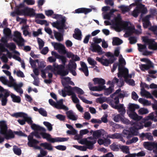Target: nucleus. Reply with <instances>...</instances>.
<instances>
[{
	"mask_svg": "<svg viewBox=\"0 0 157 157\" xmlns=\"http://www.w3.org/2000/svg\"><path fill=\"white\" fill-rule=\"evenodd\" d=\"M8 127L6 122L2 121H0V133L3 135L5 138L7 140L14 137V135L12 131L9 129L7 130Z\"/></svg>",
	"mask_w": 157,
	"mask_h": 157,
	"instance_id": "obj_1",
	"label": "nucleus"
},
{
	"mask_svg": "<svg viewBox=\"0 0 157 157\" xmlns=\"http://www.w3.org/2000/svg\"><path fill=\"white\" fill-rule=\"evenodd\" d=\"M61 60L62 62V64H57L56 67L57 69V74L61 76H65L67 75L69 72L67 70H65V66L67 62V59L64 56L60 55L58 58Z\"/></svg>",
	"mask_w": 157,
	"mask_h": 157,
	"instance_id": "obj_2",
	"label": "nucleus"
},
{
	"mask_svg": "<svg viewBox=\"0 0 157 157\" xmlns=\"http://www.w3.org/2000/svg\"><path fill=\"white\" fill-rule=\"evenodd\" d=\"M137 125V124H135L132 127H130L128 130L124 129L123 130V133L128 139H129L133 136H136L137 135L138 130L141 128Z\"/></svg>",
	"mask_w": 157,
	"mask_h": 157,
	"instance_id": "obj_3",
	"label": "nucleus"
},
{
	"mask_svg": "<svg viewBox=\"0 0 157 157\" xmlns=\"http://www.w3.org/2000/svg\"><path fill=\"white\" fill-rule=\"evenodd\" d=\"M40 134L42 136L43 139H46L48 141L52 143L55 142H64L68 140V139L66 138L59 137L55 138H51V135L50 134L45 132H40Z\"/></svg>",
	"mask_w": 157,
	"mask_h": 157,
	"instance_id": "obj_4",
	"label": "nucleus"
},
{
	"mask_svg": "<svg viewBox=\"0 0 157 157\" xmlns=\"http://www.w3.org/2000/svg\"><path fill=\"white\" fill-rule=\"evenodd\" d=\"M66 21V17H64L62 20H57L56 22L51 23V24L53 27L58 29L60 32L63 33L64 32V29H67L65 24Z\"/></svg>",
	"mask_w": 157,
	"mask_h": 157,
	"instance_id": "obj_5",
	"label": "nucleus"
},
{
	"mask_svg": "<svg viewBox=\"0 0 157 157\" xmlns=\"http://www.w3.org/2000/svg\"><path fill=\"white\" fill-rule=\"evenodd\" d=\"M64 80V81H62L61 83L62 85L64 87V88L62 90V96L64 97L66 96L67 89L66 87H68L69 86H70L69 85L70 84L72 86H74L75 84L71 80V78L70 77H67L63 78Z\"/></svg>",
	"mask_w": 157,
	"mask_h": 157,
	"instance_id": "obj_6",
	"label": "nucleus"
},
{
	"mask_svg": "<svg viewBox=\"0 0 157 157\" xmlns=\"http://www.w3.org/2000/svg\"><path fill=\"white\" fill-rule=\"evenodd\" d=\"M142 40L146 44L148 45L149 49L154 50H157V43L155 42L154 39H149L147 36H143Z\"/></svg>",
	"mask_w": 157,
	"mask_h": 157,
	"instance_id": "obj_7",
	"label": "nucleus"
},
{
	"mask_svg": "<svg viewBox=\"0 0 157 157\" xmlns=\"http://www.w3.org/2000/svg\"><path fill=\"white\" fill-rule=\"evenodd\" d=\"M12 116L15 117L16 118L18 117H22L25 119V122L31 125L32 124L33 121L32 120L31 117H28L27 114L23 112H18L14 113L12 115Z\"/></svg>",
	"mask_w": 157,
	"mask_h": 157,
	"instance_id": "obj_8",
	"label": "nucleus"
},
{
	"mask_svg": "<svg viewBox=\"0 0 157 157\" xmlns=\"http://www.w3.org/2000/svg\"><path fill=\"white\" fill-rule=\"evenodd\" d=\"M21 15H24L25 16L33 17L36 16L34 10L33 8H29L26 7L23 9L21 10Z\"/></svg>",
	"mask_w": 157,
	"mask_h": 157,
	"instance_id": "obj_9",
	"label": "nucleus"
},
{
	"mask_svg": "<svg viewBox=\"0 0 157 157\" xmlns=\"http://www.w3.org/2000/svg\"><path fill=\"white\" fill-rule=\"evenodd\" d=\"M66 88L67 89V93L71 94L70 92H71L73 93L75 92L78 95H82L84 93L81 88L77 86L72 87L71 86H69L68 87Z\"/></svg>",
	"mask_w": 157,
	"mask_h": 157,
	"instance_id": "obj_10",
	"label": "nucleus"
},
{
	"mask_svg": "<svg viewBox=\"0 0 157 157\" xmlns=\"http://www.w3.org/2000/svg\"><path fill=\"white\" fill-rule=\"evenodd\" d=\"M111 105L112 107L115 109L118 110V112L120 113L119 114L122 117H124L126 113L125 108L124 107L123 104H120L118 105H115L114 104L111 103Z\"/></svg>",
	"mask_w": 157,
	"mask_h": 157,
	"instance_id": "obj_11",
	"label": "nucleus"
},
{
	"mask_svg": "<svg viewBox=\"0 0 157 157\" xmlns=\"http://www.w3.org/2000/svg\"><path fill=\"white\" fill-rule=\"evenodd\" d=\"M14 36L19 40H17L14 39H13V40L17 42V45L19 46H23L24 44L23 42H24V39L22 37L21 33L17 31H15L14 33Z\"/></svg>",
	"mask_w": 157,
	"mask_h": 157,
	"instance_id": "obj_12",
	"label": "nucleus"
},
{
	"mask_svg": "<svg viewBox=\"0 0 157 157\" xmlns=\"http://www.w3.org/2000/svg\"><path fill=\"white\" fill-rule=\"evenodd\" d=\"M144 147L148 150L151 151L155 148H157V142H145L143 143Z\"/></svg>",
	"mask_w": 157,
	"mask_h": 157,
	"instance_id": "obj_13",
	"label": "nucleus"
},
{
	"mask_svg": "<svg viewBox=\"0 0 157 157\" xmlns=\"http://www.w3.org/2000/svg\"><path fill=\"white\" fill-rule=\"evenodd\" d=\"M90 49L93 52L102 53V50L101 47L99 45L94 43H92L91 44Z\"/></svg>",
	"mask_w": 157,
	"mask_h": 157,
	"instance_id": "obj_14",
	"label": "nucleus"
},
{
	"mask_svg": "<svg viewBox=\"0 0 157 157\" xmlns=\"http://www.w3.org/2000/svg\"><path fill=\"white\" fill-rule=\"evenodd\" d=\"M118 70L119 72L117 73V76L118 78L123 77L124 75L128 73V69L124 68L122 66H121L120 65H119Z\"/></svg>",
	"mask_w": 157,
	"mask_h": 157,
	"instance_id": "obj_15",
	"label": "nucleus"
},
{
	"mask_svg": "<svg viewBox=\"0 0 157 157\" xmlns=\"http://www.w3.org/2000/svg\"><path fill=\"white\" fill-rule=\"evenodd\" d=\"M139 136L142 140L147 139L149 140H152L153 139V136L150 132H143L139 134Z\"/></svg>",
	"mask_w": 157,
	"mask_h": 157,
	"instance_id": "obj_16",
	"label": "nucleus"
},
{
	"mask_svg": "<svg viewBox=\"0 0 157 157\" xmlns=\"http://www.w3.org/2000/svg\"><path fill=\"white\" fill-rule=\"evenodd\" d=\"M151 17V15L149 14L145 16L142 19L143 26L144 28H147L149 25H151V24L149 21L150 18Z\"/></svg>",
	"mask_w": 157,
	"mask_h": 157,
	"instance_id": "obj_17",
	"label": "nucleus"
},
{
	"mask_svg": "<svg viewBox=\"0 0 157 157\" xmlns=\"http://www.w3.org/2000/svg\"><path fill=\"white\" fill-rule=\"evenodd\" d=\"M122 21L121 17L120 14H118L117 17L114 18V21L113 22L114 25L116 28L119 29L121 27V23Z\"/></svg>",
	"mask_w": 157,
	"mask_h": 157,
	"instance_id": "obj_18",
	"label": "nucleus"
},
{
	"mask_svg": "<svg viewBox=\"0 0 157 157\" xmlns=\"http://www.w3.org/2000/svg\"><path fill=\"white\" fill-rule=\"evenodd\" d=\"M127 113L130 118L137 121L140 120L142 118V117L138 116L135 112H127Z\"/></svg>",
	"mask_w": 157,
	"mask_h": 157,
	"instance_id": "obj_19",
	"label": "nucleus"
},
{
	"mask_svg": "<svg viewBox=\"0 0 157 157\" xmlns=\"http://www.w3.org/2000/svg\"><path fill=\"white\" fill-rule=\"evenodd\" d=\"M92 11L91 9L81 8L76 9L75 10V13H84L86 14Z\"/></svg>",
	"mask_w": 157,
	"mask_h": 157,
	"instance_id": "obj_20",
	"label": "nucleus"
},
{
	"mask_svg": "<svg viewBox=\"0 0 157 157\" xmlns=\"http://www.w3.org/2000/svg\"><path fill=\"white\" fill-rule=\"evenodd\" d=\"M75 33L73 35V37L75 39L81 40L82 39V33L78 28H76L75 30Z\"/></svg>",
	"mask_w": 157,
	"mask_h": 157,
	"instance_id": "obj_21",
	"label": "nucleus"
},
{
	"mask_svg": "<svg viewBox=\"0 0 157 157\" xmlns=\"http://www.w3.org/2000/svg\"><path fill=\"white\" fill-rule=\"evenodd\" d=\"M80 63L81 65L82 68H80L79 69L80 70H82L84 73L85 75L86 76H88L89 75V71L86 64L84 62H81Z\"/></svg>",
	"mask_w": 157,
	"mask_h": 157,
	"instance_id": "obj_22",
	"label": "nucleus"
},
{
	"mask_svg": "<svg viewBox=\"0 0 157 157\" xmlns=\"http://www.w3.org/2000/svg\"><path fill=\"white\" fill-rule=\"evenodd\" d=\"M141 94L142 96H145L147 98H150L152 100L154 98L149 92L144 88L141 89Z\"/></svg>",
	"mask_w": 157,
	"mask_h": 157,
	"instance_id": "obj_23",
	"label": "nucleus"
},
{
	"mask_svg": "<svg viewBox=\"0 0 157 157\" xmlns=\"http://www.w3.org/2000/svg\"><path fill=\"white\" fill-rule=\"evenodd\" d=\"M93 81L94 82V84H98L99 86H104V85L105 83V80L102 78H93Z\"/></svg>",
	"mask_w": 157,
	"mask_h": 157,
	"instance_id": "obj_24",
	"label": "nucleus"
},
{
	"mask_svg": "<svg viewBox=\"0 0 157 157\" xmlns=\"http://www.w3.org/2000/svg\"><path fill=\"white\" fill-rule=\"evenodd\" d=\"M96 59L104 66H108L109 65V60L107 59H104L97 57L96 58Z\"/></svg>",
	"mask_w": 157,
	"mask_h": 157,
	"instance_id": "obj_25",
	"label": "nucleus"
},
{
	"mask_svg": "<svg viewBox=\"0 0 157 157\" xmlns=\"http://www.w3.org/2000/svg\"><path fill=\"white\" fill-rule=\"evenodd\" d=\"M137 8H138L140 10V12L141 14H145L147 12V10L146 7H145V5L141 3L137 6Z\"/></svg>",
	"mask_w": 157,
	"mask_h": 157,
	"instance_id": "obj_26",
	"label": "nucleus"
},
{
	"mask_svg": "<svg viewBox=\"0 0 157 157\" xmlns=\"http://www.w3.org/2000/svg\"><path fill=\"white\" fill-rule=\"evenodd\" d=\"M128 109L130 112H135L136 109H139L140 108L139 106L137 105L134 104L129 103L128 104Z\"/></svg>",
	"mask_w": 157,
	"mask_h": 157,
	"instance_id": "obj_27",
	"label": "nucleus"
},
{
	"mask_svg": "<svg viewBox=\"0 0 157 157\" xmlns=\"http://www.w3.org/2000/svg\"><path fill=\"white\" fill-rule=\"evenodd\" d=\"M153 65L151 63H147V64H143L140 66V69L142 71L148 70L151 67H153Z\"/></svg>",
	"mask_w": 157,
	"mask_h": 157,
	"instance_id": "obj_28",
	"label": "nucleus"
},
{
	"mask_svg": "<svg viewBox=\"0 0 157 157\" xmlns=\"http://www.w3.org/2000/svg\"><path fill=\"white\" fill-rule=\"evenodd\" d=\"M54 35L56 39L59 41L63 40V35L60 33L54 30Z\"/></svg>",
	"mask_w": 157,
	"mask_h": 157,
	"instance_id": "obj_29",
	"label": "nucleus"
},
{
	"mask_svg": "<svg viewBox=\"0 0 157 157\" xmlns=\"http://www.w3.org/2000/svg\"><path fill=\"white\" fill-rule=\"evenodd\" d=\"M67 117L69 119L73 121H75L77 119V117H76L73 114V112L71 110H69L67 112Z\"/></svg>",
	"mask_w": 157,
	"mask_h": 157,
	"instance_id": "obj_30",
	"label": "nucleus"
},
{
	"mask_svg": "<svg viewBox=\"0 0 157 157\" xmlns=\"http://www.w3.org/2000/svg\"><path fill=\"white\" fill-rule=\"evenodd\" d=\"M0 51L2 52L5 51L7 52V54L8 55L9 58H11L12 56V54L6 48L4 47V45L2 43H0Z\"/></svg>",
	"mask_w": 157,
	"mask_h": 157,
	"instance_id": "obj_31",
	"label": "nucleus"
},
{
	"mask_svg": "<svg viewBox=\"0 0 157 157\" xmlns=\"http://www.w3.org/2000/svg\"><path fill=\"white\" fill-rule=\"evenodd\" d=\"M123 41L118 37H114L113 39L112 44L113 45H119L123 43Z\"/></svg>",
	"mask_w": 157,
	"mask_h": 157,
	"instance_id": "obj_32",
	"label": "nucleus"
},
{
	"mask_svg": "<svg viewBox=\"0 0 157 157\" xmlns=\"http://www.w3.org/2000/svg\"><path fill=\"white\" fill-rule=\"evenodd\" d=\"M71 94L67 93V95L68 96L71 95L72 99L73 102L75 103H78L79 102V100L77 97L75 93H73L71 92H70Z\"/></svg>",
	"mask_w": 157,
	"mask_h": 157,
	"instance_id": "obj_33",
	"label": "nucleus"
},
{
	"mask_svg": "<svg viewBox=\"0 0 157 157\" xmlns=\"http://www.w3.org/2000/svg\"><path fill=\"white\" fill-rule=\"evenodd\" d=\"M41 147H44L45 149H47L49 151L52 150L53 148L51 144L47 142L42 143L40 144Z\"/></svg>",
	"mask_w": 157,
	"mask_h": 157,
	"instance_id": "obj_34",
	"label": "nucleus"
},
{
	"mask_svg": "<svg viewBox=\"0 0 157 157\" xmlns=\"http://www.w3.org/2000/svg\"><path fill=\"white\" fill-rule=\"evenodd\" d=\"M105 87V86H94L92 88H90V90L92 91H101L103 90Z\"/></svg>",
	"mask_w": 157,
	"mask_h": 157,
	"instance_id": "obj_35",
	"label": "nucleus"
},
{
	"mask_svg": "<svg viewBox=\"0 0 157 157\" xmlns=\"http://www.w3.org/2000/svg\"><path fill=\"white\" fill-rule=\"evenodd\" d=\"M10 96L12 99V101L14 102L20 103L21 101V98L19 96H16L15 95L12 94Z\"/></svg>",
	"mask_w": 157,
	"mask_h": 157,
	"instance_id": "obj_36",
	"label": "nucleus"
},
{
	"mask_svg": "<svg viewBox=\"0 0 157 157\" xmlns=\"http://www.w3.org/2000/svg\"><path fill=\"white\" fill-rule=\"evenodd\" d=\"M39 143V141L38 140L34 139L28 141L27 144L29 147H33Z\"/></svg>",
	"mask_w": 157,
	"mask_h": 157,
	"instance_id": "obj_37",
	"label": "nucleus"
},
{
	"mask_svg": "<svg viewBox=\"0 0 157 157\" xmlns=\"http://www.w3.org/2000/svg\"><path fill=\"white\" fill-rule=\"evenodd\" d=\"M119 147L123 152L125 153L126 154L129 153V149L128 146L124 145H119Z\"/></svg>",
	"mask_w": 157,
	"mask_h": 157,
	"instance_id": "obj_38",
	"label": "nucleus"
},
{
	"mask_svg": "<svg viewBox=\"0 0 157 157\" xmlns=\"http://www.w3.org/2000/svg\"><path fill=\"white\" fill-rule=\"evenodd\" d=\"M107 137L109 138L114 139L121 138L122 137L121 135L119 133H115L113 134H109Z\"/></svg>",
	"mask_w": 157,
	"mask_h": 157,
	"instance_id": "obj_39",
	"label": "nucleus"
},
{
	"mask_svg": "<svg viewBox=\"0 0 157 157\" xmlns=\"http://www.w3.org/2000/svg\"><path fill=\"white\" fill-rule=\"evenodd\" d=\"M57 66V64L56 63H53V66H52L50 65L46 67V69L51 70L52 71L54 72L55 71H57V68L56 67Z\"/></svg>",
	"mask_w": 157,
	"mask_h": 157,
	"instance_id": "obj_40",
	"label": "nucleus"
},
{
	"mask_svg": "<svg viewBox=\"0 0 157 157\" xmlns=\"http://www.w3.org/2000/svg\"><path fill=\"white\" fill-rule=\"evenodd\" d=\"M96 142V141L95 140L92 141H88V142L86 145L88 149H92L93 148L94 144Z\"/></svg>",
	"mask_w": 157,
	"mask_h": 157,
	"instance_id": "obj_41",
	"label": "nucleus"
},
{
	"mask_svg": "<svg viewBox=\"0 0 157 157\" xmlns=\"http://www.w3.org/2000/svg\"><path fill=\"white\" fill-rule=\"evenodd\" d=\"M127 30L126 34L129 36L131 35L134 33L133 30L135 28L131 26H128L126 29Z\"/></svg>",
	"mask_w": 157,
	"mask_h": 157,
	"instance_id": "obj_42",
	"label": "nucleus"
},
{
	"mask_svg": "<svg viewBox=\"0 0 157 157\" xmlns=\"http://www.w3.org/2000/svg\"><path fill=\"white\" fill-rule=\"evenodd\" d=\"M113 86H109L108 88H106V87L105 88V89H104L103 90H104L105 93L104 94L106 95H108L111 94L113 90Z\"/></svg>",
	"mask_w": 157,
	"mask_h": 157,
	"instance_id": "obj_43",
	"label": "nucleus"
},
{
	"mask_svg": "<svg viewBox=\"0 0 157 157\" xmlns=\"http://www.w3.org/2000/svg\"><path fill=\"white\" fill-rule=\"evenodd\" d=\"M156 116H155L154 113H151L147 117V120H151L154 121L155 122H157V119L156 118Z\"/></svg>",
	"mask_w": 157,
	"mask_h": 157,
	"instance_id": "obj_44",
	"label": "nucleus"
},
{
	"mask_svg": "<svg viewBox=\"0 0 157 157\" xmlns=\"http://www.w3.org/2000/svg\"><path fill=\"white\" fill-rule=\"evenodd\" d=\"M154 103L152 104V107L154 110H156L154 113L156 115V117H157V101L154 98L152 100Z\"/></svg>",
	"mask_w": 157,
	"mask_h": 157,
	"instance_id": "obj_45",
	"label": "nucleus"
},
{
	"mask_svg": "<svg viewBox=\"0 0 157 157\" xmlns=\"http://www.w3.org/2000/svg\"><path fill=\"white\" fill-rule=\"evenodd\" d=\"M6 47L9 48L11 51H14L16 48V46L14 43L11 42L7 44Z\"/></svg>",
	"mask_w": 157,
	"mask_h": 157,
	"instance_id": "obj_46",
	"label": "nucleus"
},
{
	"mask_svg": "<svg viewBox=\"0 0 157 157\" xmlns=\"http://www.w3.org/2000/svg\"><path fill=\"white\" fill-rule=\"evenodd\" d=\"M3 33L7 37H10L11 35V30L8 28L4 29Z\"/></svg>",
	"mask_w": 157,
	"mask_h": 157,
	"instance_id": "obj_47",
	"label": "nucleus"
},
{
	"mask_svg": "<svg viewBox=\"0 0 157 157\" xmlns=\"http://www.w3.org/2000/svg\"><path fill=\"white\" fill-rule=\"evenodd\" d=\"M124 79L125 82L128 83L129 85L132 86H134L135 85V81L133 79H128L125 77H124Z\"/></svg>",
	"mask_w": 157,
	"mask_h": 157,
	"instance_id": "obj_48",
	"label": "nucleus"
},
{
	"mask_svg": "<svg viewBox=\"0 0 157 157\" xmlns=\"http://www.w3.org/2000/svg\"><path fill=\"white\" fill-rule=\"evenodd\" d=\"M70 63L68 65V68L69 69H71L72 68L76 69L77 66L76 63L71 60L70 61Z\"/></svg>",
	"mask_w": 157,
	"mask_h": 157,
	"instance_id": "obj_49",
	"label": "nucleus"
},
{
	"mask_svg": "<svg viewBox=\"0 0 157 157\" xmlns=\"http://www.w3.org/2000/svg\"><path fill=\"white\" fill-rule=\"evenodd\" d=\"M137 45L138 47V49L139 51L142 52L143 50L147 48L146 45L145 44H137Z\"/></svg>",
	"mask_w": 157,
	"mask_h": 157,
	"instance_id": "obj_50",
	"label": "nucleus"
},
{
	"mask_svg": "<svg viewBox=\"0 0 157 157\" xmlns=\"http://www.w3.org/2000/svg\"><path fill=\"white\" fill-rule=\"evenodd\" d=\"M148 113V111L147 109L144 108L140 109L138 113L139 114L143 115L144 114H146Z\"/></svg>",
	"mask_w": 157,
	"mask_h": 157,
	"instance_id": "obj_51",
	"label": "nucleus"
},
{
	"mask_svg": "<svg viewBox=\"0 0 157 157\" xmlns=\"http://www.w3.org/2000/svg\"><path fill=\"white\" fill-rule=\"evenodd\" d=\"M43 124L47 127L48 131H51L52 130V126L50 123L47 121H44Z\"/></svg>",
	"mask_w": 157,
	"mask_h": 157,
	"instance_id": "obj_52",
	"label": "nucleus"
},
{
	"mask_svg": "<svg viewBox=\"0 0 157 157\" xmlns=\"http://www.w3.org/2000/svg\"><path fill=\"white\" fill-rule=\"evenodd\" d=\"M37 40L39 48L41 49L44 46V42L41 39L39 38H38Z\"/></svg>",
	"mask_w": 157,
	"mask_h": 157,
	"instance_id": "obj_53",
	"label": "nucleus"
},
{
	"mask_svg": "<svg viewBox=\"0 0 157 157\" xmlns=\"http://www.w3.org/2000/svg\"><path fill=\"white\" fill-rule=\"evenodd\" d=\"M140 12V10L138 8L134 9L132 12V15L134 17H136L138 16V14Z\"/></svg>",
	"mask_w": 157,
	"mask_h": 157,
	"instance_id": "obj_54",
	"label": "nucleus"
},
{
	"mask_svg": "<svg viewBox=\"0 0 157 157\" xmlns=\"http://www.w3.org/2000/svg\"><path fill=\"white\" fill-rule=\"evenodd\" d=\"M39 113L41 115L44 117H47V112L42 108H40L38 109Z\"/></svg>",
	"mask_w": 157,
	"mask_h": 157,
	"instance_id": "obj_55",
	"label": "nucleus"
},
{
	"mask_svg": "<svg viewBox=\"0 0 157 157\" xmlns=\"http://www.w3.org/2000/svg\"><path fill=\"white\" fill-rule=\"evenodd\" d=\"M130 43L131 44H135L137 42V38L135 36H131L129 38Z\"/></svg>",
	"mask_w": 157,
	"mask_h": 157,
	"instance_id": "obj_56",
	"label": "nucleus"
},
{
	"mask_svg": "<svg viewBox=\"0 0 157 157\" xmlns=\"http://www.w3.org/2000/svg\"><path fill=\"white\" fill-rule=\"evenodd\" d=\"M67 134L69 135H76L77 133L76 130L74 128L71 129V130H68L67 131Z\"/></svg>",
	"mask_w": 157,
	"mask_h": 157,
	"instance_id": "obj_57",
	"label": "nucleus"
},
{
	"mask_svg": "<svg viewBox=\"0 0 157 157\" xmlns=\"http://www.w3.org/2000/svg\"><path fill=\"white\" fill-rule=\"evenodd\" d=\"M87 60L89 64L90 65L94 66L97 64L96 62L90 57H88Z\"/></svg>",
	"mask_w": 157,
	"mask_h": 157,
	"instance_id": "obj_58",
	"label": "nucleus"
},
{
	"mask_svg": "<svg viewBox=\"0 0 157 157\" xmlns=\"http://www.w3.org/2000/svg\"><path fill=\"white\" fill-rule=\"evenodd\" d=\"M58 51L59 52H61L63 54H65L67 53V51L66 50V48L64 45L62 44L59 49Z\"/></svg>",
	"mask_w": 157,
	"mask_h": 157,
	"instance_id": "obj_59",
	"label": "nucleus"
},
{
	"mask_svg": "<svg viewBox=\"0 0 157 157\" xmlns=\"http://www.w3.org/2000/svg\"><path fill=\"white\" fill-rule=\"evenodd\" d=\"M129 22L127 21H123L121 23V27H122L124 29H126L128 26Z\"/></svg>",
	"mask_w": 157,
	"mask_h": 157,
	"instance_id": "obj_60",
	"label": "nucleus"
},
{
	"mask_svg": "<svg viewBox=\"0 0 157 157\" xmlns=\"http://www.w3.org/2000/svg\"><path fill=\"white\" fill-rule=\"evenodd\" d=\"M11 14L13 17L15 16L16 14L21 15V10H17L15 8V11L12 12Z\"/></svg>",
	"mask_w": 157,
	"mask_h": 157,
	"instance_id": "obj_61",
	"label": "nucleus"
},
{
	"mask_svg": "<svg viewBox=\"0 0 157 157\" xmlns=\"http://www.w3.org/2000/svg\"><path fill=\"white\" fill-rule=\"evenodd\" d=\"M54 15V16L52 17L58 20H62L64 17H65V16H63L62 15L60 14H55Z\"/></svg>",
	"mask_w": 157,
	"mask_h": 157,
	"instance_id": "obj_62",
	"label": "nucleus"
},
{
	"mask_svg": "<svg viewBox=\"0 0 157 157\" xmlns=\"http://www.w3.org/2000/svg\"><path fill=\"white\" fill-rule=\"evenodd\" d=\"M101 135V131L100 130H97L93 132V135L94 137H99Z\"/></svg>",
	"mask_w": 157,
	"mask_h": 157,
	"instance_id": "obj_63",
	"label": "nucleus"
},
{
	"mask_svg": "<svg viewBox=\"0 0 157 157\" xmlns=\"http://www.w3.org/2000/svg\"><path fill=\"white\" fill-rule=\"evenodd\" d=\"M56 118L60 121H64L65 120V116L60 114H59L56 116Z\"/></svg>",
	"mask_w": 157,
	"mask_h": 157,
	"instance_id": "obj_64",
	"label": "nucleus"
}]
</instances>
